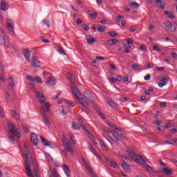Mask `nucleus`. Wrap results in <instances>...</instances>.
<instances>
[{"instance_id":"35","label":"nucleus","mask_w":177,"mask_h":177,"mask_svg":"<svg viewBox=\"0 0 177 177\" xmlns=\"http://www.w3.org/2000/svg\"><path fill=\"white\" fill-rule=\"evenodd\" d=\"M0 80L3 82H5V77L3 75V71H2V65L0 64Z\"/></svg>"},{"instance_id":"29","label":"nucleus","mask_w":177,"mask_h":177,"mask_svg":"<svg viewBox=\"0 0 177 177\" xmlns=\"http://www.w3.org/2000/svg\"><path fill=\"white\" fill-rule=\"evenodd\" d=\"M62 168H63L64 174L66 175V176L70 177V168H68L66 165H64L62 166Z\"/></svg>"},{"instance_id":"45","label":"nucleus","mask_w":177,"mask_h":177,"mask_svg":"<svg viewBox=\"0 0 177 177\" xmlns=\"http://www.w3.org/2000/svg\"><path fill=\"white\" fill-rule=\"evenodd\" d=\"M152 49L156 52H161V48L158 47V46H153Z\"/></svg>"},{"instance_id":"59","label":"nucleus","mask_w":177,"mask_h":177,"mask_svg":"<svg viewBox=\"0 0 177 177\" xmlns=\"http://www.w3.org/2000/svg\"><path fill=\"white\" fill-rule=\"evenodd\" d=\"M71 140L73 145V146H75V145H76V142H75V140L74 139V136H71Z\"/></svg>"},{"instance_id":"46","label":"nucleus","mask_w":177,"mask_h":177,"mask_svg":"<svg viewBox=\"0 0 177 177\" xmlns=\"http://www.w3.org/2000/svg\"><path fill=\"white\" fill-rule=\"evenodd\" d=\"M0 117L1 118H3L5 117V111H3V109L0 108Z\"/></svg>"},{"instance_id":"8","label":"nucleus","mask_w":177,"mask_h":177,"mask_svg":"<svg viewBox=\"0 0 177 177\" xmlns=\"http://www.w3.org/2000/svg\"><path fill=\"white\" fill-rule=\"evenodd\" d=\"M105 132L106 133L107 136L110 139H109L107 137L104 138L106 140H108V142H109V143H111V145H113V143H115L116 145L120 144V140L118 139V137H117L115 134L113 133V131L110 130H105Z\"/></svg>"},{"instance_id":"53","label":"nucleus","mask_w":177,"mask_h":177,"mask_svg":"<svg viewBox=\"0 0 177 177\" xmlns=\"http://www.w3.org/2000/svg\"><path fill=\"white\" fill-rule=\"evenodd\" d=\"M46 158L48 161H52L53 158L49 153H46Z\"/></svg>"},{"instance_id":"41","label":"nucleus","mask_w":177,"mask_h":177,"mask_svg":"<svg viewBox=\"0 0 177 177\" xmlns=\"http://www.w3.org/2000/svg\"><path fill=\"white\" fill-rule=\"evenodd\" d=\"M96 111H97L98 115H100V117H101V118H102L103 120H104L106 118V117H104V114H103V113H102V111L99 109H96Z\"/></svg>"},{"instance_id":"5","label":"nucleus","mask_w":177,"mask_h":177,"mask_svg":"<svg viewBox=\"0 0 177 177\" xmlns=\"http://www.w3.org/2000/svg\"><path fill=\"white\" fill-rule=\"evenodd\" d=\"M62 143H63V147H64L63 152L65 157L67 158V153H70L71 156L73 157L74 151H73V148L71 147V144H70V142L66 140V138H64L62 139Z\"/></svg>"},{"instance_id":"42","label":"nucleus","mask_w":177,"mask_h":177,"mask_svg":"<svg viewBox=\"0 0 177 177\" xmlns=\"http://www.w3.org/2000/svg\"><path fill=\"white\" fill-rule=\"evenodd\" d=\"M108 35H110V37H112V38H115L118 34L116 32L110 31L109 32Z\"/></svg>"},{"instance_id":"55","label":"nucleus","mask_w":177,"mask_h":177,"mask_svg":"<svg viewBox=\"0 0 177 177\" xmlns=\"http://www.w3.org/2000/svg\"><path fill=\"white\" fill-rule=\"evenodd\" d=\"M129 30H130L131 32H135V31H136V26H131V27L129 28Z\"/></svg>"},{"instance_id":"38","label":"nucleus","mask_w":177,"mask_h":177,"mask_svg":"<svg viewBox=\"0 0 177 177\" xmlns=\"http://www.w3.org/2000/svg\"><path fill=\"white\" fill-rule=\"evenodd\" d=\"M23 129L25 131L26 133H28L30 131V129H28V127H27V124L26 122H24L22 124Z\"/></svg>"},{"instance_id":"61","label":"nucleus","mask_w":177,"mask_h":177,"mask_svg":"<svg viewBox=\"0 0 177 177\" xmlns=\"http://www.w3.org/2000/svg\"><path fill=\"white\" fill-rule=\"evenodd\" d=\"M66 76L70 81H73V75L71 73H67Z\"/></svg>"},{"instance_id":"3","label":"nucleus","mask_w":177,"mask_h":177,"mask_svg":"<svg viewBox=\"0 0 177 177\" xmlns=\"http://www.w3.org/2000/svg\"><path fill=\"white\" fill-rule=\"evenodd\" d=\"M71 89L72 91V93L75 97L77 98L78 102H80V104L83 107H86L88 106V102L85 100H84V97H82V94L78 91V88L77 86H75V84L73 82V81H71Z\"/></svg>"},{"instance_id":"19","label":"nucleus","mask_w":177,"mask_h":177,"mask_svg":"<svg viewBox=\"0 0 177 177\" xmlns=\"http://www.w3.org/2000/svg\"><path fill=\"white\" fill-rule=\"evenodd\" d=\"M46 84L48 86H53V85H56V79L53 76L46 81Z\"/></svg>"},{"instance_id":"24","label":"nucleus","mask_w":177,"mask_h":177,"mask_svg":"<svg viewBox=\"0 0 177 177\" xmlns=\"http://www.w3.org/2000/svg\"><path fill=\"white\" fill-rule=\"evenodd\" d=\"M98 142L100 145L101 148L102 149V150H104V151H109V147H107V145H106V144L103 140L100 139L98 140Z\"/></svg>"},{"instance_id":"30","label":"nucleus","mask_w":177,"mask_h":177,"mask_svg":"<svg viewBox=\"0 0 177 177\" xmlns=\"http://www.w3.org/2000/svg\"><path fill=\"white\" fill-rule=\"evenodd\" d=\"M106 44L110 46H112V45H115V44H118V40L117 39H109L106 41Z\"/></svg>"},{"instance_id":"33","label":"nucleus","mask_w":177,"mask_h":177,"mask_svg":"<svg viewBox=\"0 0 177 177\" xmlns=\"http://www.w3.org/2000/svg\"><path fill=\"white\" fill-rule=\"evenodd\" d=\"M41 139V142L44 144V146H48V147H50V142L43 138L42 136L40 137Z\"/></svg>"},{"instance_id":"2","label":"nucleus","mask_w":177,"mask_h":177,"mask_svg":"<svg viewBox=\"0 0 177 177\" xmlns=\"http://www.w3.org/2000/svg\"><path fill=\"white\" fill-rule=\"evenodd\" d=\"M127 153L130 158L135 161V162H137V164H140V165H142V167L145 168L146 171H148V172L160 174V171H154L152 167L149 166V165L147 164L146 160L143 159L142 156H138L133 151H127Z\"/></svg>"},{"instance_id":"26","label":"nucleus","mask_w":177,"mask_h":177,"mask_svg":"<svg viewBox=\"0 0 177 177\" xmlns=\"http://www.w3.org/2000/svg\"><path fill=\"white\" fill-rule=\"evenodd\" d=\"M52 74H50V73L48 72V71H44L43 72V77L44 78V80H49L50 78H52Z\"/></svg>"},{"instance_id":"21","label":"nucleus","mask_w":177,"mask_h":177,"mask_svg":"<svg viewBox=\"0 0 177 177\" xmlns=\"http://www.w3.org/2000/svg\"><path fill=\"white\" fill-rule=\"evenodd\" d=\"M86 39L87 41V44L88 45H93L95 42H96V39H93L91 35H86Z\"/></svg>"},{"instance_id":"22","label":"nucleus","mask_w":177,"mask_h":177,"mask_svg":"<svg viewBox=\"0 0 177 177\" xmlns=\"http://www.w3.org/2000/svg\"><path fill=\"white\" fill-rule=\"evenodd\" d=\"M1 41V44L3 45L6 48H10V42L9 41L8 37H6V39H3Z\"/></svg>"},{"instance_id":"57","label":"nucleus","mask_w":177,"mask_h":177,"mask_svg":"<svg viewBox=\"0 0 177 177\" xmlns=\"http://www.w3.org/2000/svg\"><path fill=\"white\" fill-rule=\"evenodd\" d=\"M90 151H91V153H93V154H96L97 152L96 151V149H95V148H93V147H90Z\"/></svg>"},{"instance_id":"47","label":"nucleus","mask_w":177,"mask_h":177,"mask_svg":"<svg viewBox=\"0 0 177 177\" xmlns=\"http://www.w3.org/2000/svg\"><path fill=\"white\" fill-rule=\"evenodd\" d=\"M89 17H91V19H96V17H97V13L96 12L91 13Z\"/></svg>"},{"instance_id":"18","label":"nucleus","mask_w":177,"mask_h":177,"mask_svg":"<svg viewBox=\"0 0 177 177\" xmlns=\"http://www.w3.org/2000/svg\"><path fill=\"white\" fill-rule=\"evenodd\" d=\"M93 30H97L99 32H104L106 31V26H100V25H93Z\"/></svg>"},{"instance_id":"58","label":"nucleus","mask_w":177,"mask_h":177,"mask_svg":"<svg viewBox=\"0 0 177 177\" xmlns=\"http://www.w3.org/2000/svg\"><path fill=\"white\" fill-rule=\"evenodd\" d=\"M147 49V47L145 45H142L140 46V50L145 51Z\"/></svg>"},{"instance_id":"10","label":"nucleus","mask_w":177,"mask_h":177,"mask_svg":"<svg viewBox=\"0 0 177 177\" xmlns=\"http://www.w3.org/2000/svg\"><path fill=\"white\" fill-rule=\"evenodd\" d=\"M163 25L167 30H169V31H170V32H175L176 31V28L169 21H165Z\"/></svg>"},{"instance_id":"48","label":"nucleus","mask_w":177,"mask_h":177,"mask_svg":"<svg viewBox=\"0 0 177 177\" xmlns=\"http://www.w3.org/2000/svg\"><path fill=\"white\" fill-rule=\"evenodd\" d=\"M146 66L148 68H153V67H154V64L151 62H147Z\"/></svg>"},{"instance_id":"43","label":"nucleus","mask_w":177,"mask_h":177,"mask_svg":"<svg viewBox=\"0 0 177 177\" xmlns=\"http://www.w3.org/2000/svg\"><path fill=\"white\" fill-rule=\"evenodd\" d=\"M84 167L86 168V169H88V171H89V172H92V168H91V167H89V165H88V162H86V161L83 160Z\"/></svg>"},{"instance_id":"50","label":"nucleus","mask_w":177,"mask_h":177,"mask_svg":"<svg viewBox=\"0 0 177 177\" xmlns=\"http://www.w3.org/2000/svg\"><path fill=\"white\" fill-rule=\"evenodd\" d=\"M57 50L59 53H60V55H66V53H64V49H63V48H59Z\"/></svg>"},{"instance_id":"11","label":"nucleus","mask_w":177,"mask_h":177,"mask_svg":"<svg viewBox=\"0 0 177 177\" xmlns=\"http://www.w3.org/2000/svg\"><path fill=\"white\" fill-rule=\"evenodd\" d=\"M7 30L10 34L13 35L15 34V28H13V22L10 19L6 20Z\"/></svg>"},{"instance_id":"36","label":"nucleus","mask_w":177,"mask_h":177,"mask_svg":"<svg viewBox=\"0 0 177 177\" xmlns=\"http://www.w3.org/2000/svg\"><path fill=\"white\" fill-rule=\"evenodd\" d=\"M131 68H133V70H141L142 66H140L138 64H133L131 65Z\"/></svg>"},{"instance_id":"44","label":"nucleus","mask_w":177,"mask_h":177,"mask_svg":"<svg viewBox=\"0 0 177 177\" xmlns=\"http://www.w3.org/2000/svg\"><path fill=\"white\" fill-rule=\"evenodd\" d=\"M129 6L131 8H139V3L137 2H131L130 3Z\"/></svg>"},{"instance_id":"32","label":"nucleus","mask_w":177,"mask_h":177,"mask_svg":"<svg viewBox=\"0 0 177 177\" xmlns=\"http://www.w3.org/2000/svg\"><path fill=\"white\" fill-rule=\"evenodd\" d=\"M165 15H166L167 17H169V19H171L172 20L175 19V16L171 11H165Z\"/></svg>"},{"instance_id":"14","label":"nucleus","mask_w":177,"mask_h":177,"mask_svg":"<svg viewBox=\"0 0 177 177\" xmlns=\"http://www.w3.org/2000/svg\"><path fill=\"white\" fill-rule=\"evenodd\" d=\"M8 88L9 89V91H12L13 88H15V80H13V77L10 76L8 79Z\"/></svg>"},{"instance_id":"64","label":"nucleus","mask_w":177,"mask_h":177,"mask_svg":"<svg viewBox=\"0 0 177 177\" xmlns=\"http://www.w3.org/2000/svg\"><path fill=\"white\" fill-rule=\"evenodd\" d=\"M153 124H155V125H158V127H160V125H161V121L160 120H158L156 122H153Z\"/></svg>"},{"instance_id":"62","label":"nucleus","mask_w":177,"mask_h":177,"mask_svg":"<svg viewBox=\"0 0 177 177\" xmlns=\"http://www.w3.org/2000/svg\"><path fill=\"white\" fill-rule=\"evenodd\" d=\"M50 177H59V175L57 174V171H55L50 176Z\"/></svg>"},{"instance_id":"60","label":"nucleus","mask_w":177,"mask_h":177,"mask_svg":"<svg viewBox=\"0 0 177 177\" xmlns=\"http://www.w3.org/2000/svg\"><path fill=\"white\" fill-rule=\"evenodd\" d=\"M164 70H165V68H164V67H156V71H164Z\"/></svg>"},{"instance_id":"40","label":"nucleus","mask_w":177,"mask_h":177,"mask_svg":"<svg viewBox=\"0 0 177 177\" xmlns=\"http://www.w3.org/2000/svg\"><path fill=\"white\" fill-rule=\"evenodd\" d=\"M106 103L111 106V107H115V102H114V101L111 100H109L106 101Z\"/></svg>"},{"instance_id":"13","label":"nucleus","mask_w":177,"mask_h":177,"mask_svg":"<svg viewBox=\"0 0 177 177\" xmlns=\"http://www.w3.org/2000/svg\"><path fill=\"white\" fill-rule=\"evenodd\" d=\"M114 133H116V135H118V136H119L120 139H124V140L127 139V133H125V132H124L122 130L116 129Z\"/></svg>"},{"instance_id":"17","label":"nucleus","mask_w":177,"mask_h":177,"mask_svg":"<svg viewBox=\"0 0 177 177\" xmlns=\"http://www.w3.org/2000/svg\"><path fill=\"white\" fill-rule=\"evenodd\" d=\"M30 140L35 146H37V145H38V136L32 133L30 136Z\"/></svg>"},{"instance_id":"27","label":"nucleus","mask_w":177,"mask_h":177,"mask_svg":"<svg viewBox=\"0 0 177 177\" xmlns=\"http://www.w3.org/2000/svg\"><path fill=\"white\" fill-rule=\"evenodd\" d=\"M11 114L16 121H19V120H20V116L17 114V111H16V110L11 111Z\"/></svg>"},{"instance_id":"16","label":"nucleus","mask_w":177,"mask_h":177,"mask_svg":"<svg viewBox=\"0 0 177 177\" xmlns=\"http://www.w3.org/2000/svg\"><path fill=\"white\" fill-rule=\"evenodd\" d=\"M72 128H73V129H76V130L81 129V128H82V129L84 131H88V130L86 129V127H85V126H84V124H78L75 122L73 123Z\"/></svg>"},{"instance_id":"20","label":"nucleus","mask_w":177,"mask_h":177,"mask_svg":"<svg viewBox=\"0 0 177 177\" xmlns=\"http://www.w3.org/2000/svg\"><path fill=\"white\" fill-rule=\"evenodd\" d=\"M9 4L5 1V0H2L1 3H0L1 10H3V12H6V10H8V6Z\"/></svg>"},{"instance_id":"52","label":"nucleus","mask_w":177,"mask_h":177,"mask_svg":"<svg viewBox=\"0 0 177 177\" xmlns=\"http://www.w3.org/2000/svg\"><path fill=\"white\" fill-rule=\"evenodd\" d=\"M150 78H151V75L150 74H147L145 76L144 80L145 81H150Z\"/></svg>"},{"instance_id":"1","label":"nucleus","mask_w":177,"mask_h":177,"mask_svg":"<svg viewBox=\"0 0 177 177\" xmlns=\"http://www.w3.org/2000/svg\"><path fill=\"white\" fill-rule=\"evenodd\" d=\"M24 147L26 150L23 152V154L26 158L24 162L26 175L28 177H38V162L36 160H32L31 153H30V150H28L27 145H24Z\"/></svg>"},{"instance_id":"49","label":"nucleus","mask_w":177,"mask_h":177,"mask_svg":"<svg viewBox=\"0 0 177 177\" xmlns=\"http://www.w3.org/2000/svg\"><path fill=\"white\" fill-rule=\"evenodd\" d=\"M36 82H37V84H42V80H41V77H39V76H37L35 78Z\"/></svg>"},{"instance_id":"15","label":"nucleus","mask_w":177,"mask_h":177,"mask_svg":"<svg viewBox=\"0 0 177 177\" xmlns=\"http://www.w3.org/2000/svg\"><path fill=\"white\" fill-rule=\"evenodd\" d=\"M31 53V51L28 49H24L22 51V53L25 57V59H26V62H31V60L30 59V53Z\"/></svg>"},{"instance_id":"39","label":"nucleus","mask_w":177,"mask_h":177,"mask_svg":"<svg viewBox=\"0 0 177 177\" xmlns=\"http://www.w3.org/2000/svg\"><path fill=\"white\" fill-rule=\"evenodd\" d=\"M26 79L28 80V81H31V83H29V85H32V82H34V81H35V78L32 77L30 75L26 76Z\"/></svg>"},{"instance_id":"23","label":"nucleus","mask_w":177,"mask_h":177,"mask_svg":"<svg viewBox=\"0 0 177 177\" xmlns=\"http://www.w3.org/2000/svg\"><path fill=\"white\" fill-rule=\"evenodd\" d=\"M105 161H106V162L108 164H110V165L113 167V168H117V163L114 161H113V160L110 159V158H104Z\"/></svg>"},{"instance_id":"34","label":"nucleus","mask_w":177,"mask_h":177,"mask_svg":"<svg viewBox=\"0 0 177 177\" xmlns=\"http://www.w3.org/2000/svg\"><path fill=\"white\" fill-rule=\"evenodd\" d=\"M162 171L165 175H172V171L168 168H163Z\"/></svg>"},{"instance_id":"54","label":"nucleus","mask_w":177,"mask_h":177,"mask_svg":"<svg viewBox=\"0 0 177 177\" xmlns=\"http://www.w3.org/2000/svg\"><path fill=\"white\" fill-rule=\"evenodd\" d=\"M161 82L163 84H167V82H168V78H167V76L162 78Z\"/></svg>"},{"instance_id":"25","label":"nucleus","mask_w":177,"mask_h":177,"mask_svg":"<svg viewBox=\"0 0 177 177\" xmlns=\"http://www.w3.org/2000/svg\"><path fill=\"white\" fill-rule=\"evenodd\" d=\"M84 95L87 100H89V102H93V97L92 96V94L89 93V91H84Z\"/></svg>"},{"instance_id":"56","label":"nucleus","mask_w":177,"mask_h":177,"mask_svg":"<svg viewBox=\"0 0 177 177\" xmlns=\"http://www.w3.org/2000/svg\"><path fill=\"white\" fill-rule=\"evenodd\" d=\"M127 45L133 44V40L132 39H127Z\"/></svg>"},{"instance_id":"63","label":"nucleus","mask_w":177,"mask_h":177,"mask_svg":"<svg viewBox=\"0 0 177 177\" xmlns=\"http://www.w3.org/2000/svg\"><path fill=\"white\" fill-rule=\"evenodd\" d=\"M121 19H124V17L121 16V15H118V17H115L116 21H120V20H121Z\"/></svg>"},{"instance_id":"51","label":"nucleus","mask_w":177,"mask_h":177,"mask_svg":"<svg viewBox=\"0 0 177 177\" xmlns=\"http://www.w3.org/2000/svg\"><path fill=\"white\" fill-rule=\"evenodd\" d=\"M122 167L123 168V169H129V166L128 165H127V163L123 162L122 164Z\"/></svg>"},{"instance_id":"9","label":"nucleus","mask_w":177,"mask_h":177,"mask_svg":"<svg viewBox=\"0 0 177 177\" xmlns=\"http://www.w3.org/2000/svg\"><path fill=\"white\" fill-rule=\"evenodd\" d=\"M30 66L35 68H39L41 67V61L38 60V58L35 56L32 57Z\"/></svg>"},{"instance_id":"4","label":"nucleus","mask_w":177,"mask_h":177,"mask_svg":"<svg viewBox=\"0 0 177 177\" xmlns=\"http://www.w3.org/2000/svg\"><path fill=\"white\" fill-rule=\"evenodd\" d=\"M50 110V104H49V102H46L44 104L40 111V113L44 121V124L45 125H46V127H48V128H52V124L49 121V118H48V115H46V113H49Z\"/></svg>"},{"instance_id":"31","label":"nucleus","mask_w":177,"mask_h":177,"mask_svg":"<svg viewBox=\"0 0 177 177\" xmlns=\"http://www.w3.org/2000/svg\"><path fill=\"white\" fill-rule=\"evenodd\" d=\"M158 4V8L160 9H165V3L162 2L161 0H156V1Z\"/></svg>"},{"instance_id":"28","label":"nucleus","mask_w":177,"mask_h":177,"mask_svg":"<svg viewBox=\"0 0 177 177\" xmlns=\"http://www.w3.org/2000/svg\"><path fill=\"white\" fill-rule=\"evenodd\" d=\"M6 38H8V35L5 32V30L0 28V39L1 40L5 39Z\"/></svg>"},{"instance_id":"37","label":"nucleus","mask_w":177,"mask_h":177,"mask_svg":"<svg viewBox=\"0 0 177 177\" xmlns=\"http://www.w3.org/2000/svg\"><path fill=\"white\" fill-rule=\"evenodd\" d=\"M108 126L110 127V128H113V132L115 133V130L116 129H118L117 126H115V124L111 123V122H108L107 123Z\"/></svg>"},{"instance_id":"6","label":"nucleus","mask_w":177,"mask_h":177,"mask_svg":"<svg viewBox=\"0 0 177 177\" xmlns=\"http://www.w3.org/2000/svg\"><path fill=\"white\" fill-rule=\"evenodd\" d=\"M8 127L10 129V133L8 134V138L11 142H15V136H17L20 138V133L16 130L15 125L12 123H9Z\"/></svg>"},{"instance_id":"7","label":"nucleus","mask_w":177,"mask_h":177,"mask_svg":"<svg viewBox=\"0 0 177 177\" xmlns=\"http://www.w3.org/2000/svg\"><path fill=\"white\" fill-rule=\"evenodd\" d=\"M8 127L10 129V133L8 134V138L11 142H15V136H17L20 138V133L16 130L15 125L12 123H9Z\"/></svg>"},{"instance_id":"12","label":"nucleus","mask_w":177,"mask_h":177,"mask_svg":"<svg viewBox=\"0 0 177 177\" xmlns=\"http://www.w3.org/2000/svg\"><path fill=\"white\" fill-rule=\"evenodd\" d=\"M35 95L39 103H41V104H44V103L46 102V98L45 97L44 93H41V91H36Z\"/></svg>"}]
</instances>
